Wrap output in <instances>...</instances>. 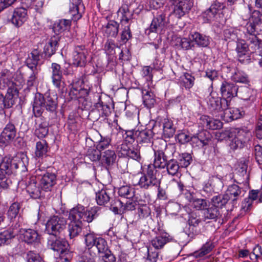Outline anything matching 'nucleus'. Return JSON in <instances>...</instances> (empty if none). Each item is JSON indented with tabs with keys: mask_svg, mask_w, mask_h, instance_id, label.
I'll list each match as a JSON object with an SVG mask.
<instances>
[{
	"mask_svg": "<svg viewBox=\"0 0 262 262\" xmlns=\"http://www.w3.org/2000/svg\"><path fill=\"white\" fill-rule=\"evenodd\" d=\"M116 157V153L114 150H106L101 153L100 163L102 165L109 166L115 163Z\"/></svg>",
	"mask_w": 262,
	"mask_h": 262,
	"instance_id": "nucleus-31",
	"label": "nucleus"
},
{
	"mask_svg": "<svg viewBox=\"0 0 262 262\" xmlns=\"http://www.w3.org/2000/svg\"><path fill=\"white\" fill-rule=\"evenodd\" d=\"M59 37L53 36L51 37L49 41L44 47V53L50 57L55 53L59 45Z\"/></svg>",
	"mask_w": 262,
	"mask_h": 262,
	"instance_id": "nucleus-30",
	"label": "nucleus"
},
{
	"mask_svg": "<svg viewBox=\"0 0 262 262\" xmlns=\"http://www.w3.org/2000/svg\"><path fill=\"white\" fill-rule=\"evenodd\" d=\"M159 145H155L153 148L154 160L153 165H151V166L154 167L155 169L156 168L165 169V166L170 158L167 155V150L169 148H173L171 145H170L169 147H167L166 143L164 141L159 143Z\"/></svg>",
	"mask_w": 262,
	"mask_h": 262,
	"instance_id": "nucleus-6",
	"label": "nucleus"
},
{
	"mask_svg": "<svg viewBox=\"0 0 262 262\" xmlns=\"http://www.w3.org/2000/svg\"><path fill=\"white\" fill-rule=\"evenodd\" d=\"M119 48L114 40L112 39H107L104 45V50L107 55L108 56L114 55L116 53L115 49Z\"/></svg>",
	"mask_w": 262,
	"mask_h": 262,
	"instance_id": "nucleus-57",
	"label": "nucleus"
},
{
	"mask_svg": "<svg viewBox=\"0 0 262 262\" xmlns=\"http://www.w3.org/2000/svg\"><path fill=\"white\" fill-rule=\"evenodd\" d=\"M214 246L212 242H207L204 244L201 248L194 252V255L195 257H201L209 253L214 248Z\"/></svg>",
	"mask_w": 262,
	"mask_h": 262,
	"instance_id": "nucleus-46",
	"label": "nucleus"
},
{
	"mask_svg": "<svg viewBox=\"0 0 262 262\" xmlns=\"http://www.w3.org/2000/svg\"><path fill=\"white\" fill-rule=\"evenodd\" d=\"M179 164L180 167H187L192 161L191 155L188 153H182L179 155Z\"/></svg>",
	"mask_w": 262,
	"mask_h": 262,
	"instance_id": "nucleus-53",
	"label": "nucleus"
},
{
	"mask_svg": "<svg viewBox=\"0 0 262 262\" xmlns=\"http://www.w3.org/2000/svg\"><path fill=\"white\" fill-rule=\"evenodd\" d=\"M12 78V74L9 70L4 69L0 72L1 80L8 86H10L7 89L5 96L0 91V114L3 113L5 108L12 107L18 96V91L17 88L10 86L11 84L13 85Z\"/></svg>",
	"mask_w": 262,
	"mask_h": 262,
	"instance_id": "nucleus-3",
	"label": "nucleus"
},
{
	"mask_svg": "<svg viewBox=\"0 0 262 262\" xmlns=\"http://www.w3.org/2000/svg\"><path fill=\"white\" fill-rule=\"evenodd\" d=\"M71 25V21L70 19H60L54 23L53 30L56 34H59L66 30L70 29Z\"/></svg>",
	"mask_w": 262,
	"mask_h": 262,
	"instance_id": "nucleus-35",
	"label": "nucleus"
},
{
	"mask_svg": "<svg viewBox=\"0 0 262 262\" xmlns=\"http://www.w3.org/2000/svg\"><path fill=\"white\" fill-rule=\"evenodd\" d=\"M237 57L238 61L244 64H248L253 61L257 60L249 51V52L237 55Z\"/></svg>",
	"mask_w": 262,
	"mask_h": 262,
	"instance_id": "nucleus-58",
	"label": "nucleus"
},
{
	"mask_svg": "<svg viewBox=\"0 0 262 262\" xmlns=\"http://www.w3.org/2000/svg\"><path fill=\"white\" fill-rule=\"evenodd\" d=\"M142 99L143 103L148 108L154 106L156 99L154 93L148 90H142Z\"/></svg>",
	"mask_w": 262,
	"mask_h": 262,
	"instance_id": "nucleus-38",
	"label": "nucleus"
},
{
	"mask_svg": "<svg viewBox=\"0 0 262 262\" xmlns=\"http://www.w3.org/2000/svg\"><path fill=\"white\" fill-rule=\"evenodd\" d=\"M190 202H192V206L195 208L196 210L203 211L207 206V202L205 199H193Z\"/></svg>",
	"mask_w": 262,
	"mask_h": 262,
	"instance_id": "nucleus-59",
	"label": "nucleus"
},
{
	"mask_svg": "<svg viewBox=\"0 0 262 262\" xmlns=\"http://www.w3.org/2000/svg\"><path fill=\"white\" fill-rule=\"evenodd\" d=\"M95 107L98 110L100 115L102 117L108 116L111 113V108L110 105L101 101L96 103Z\"/></svg>",
	"mask_w": 262,
	"mask_h": 262,
	"instance_id": "nucleus-52",
	"label": "nucleus"
},
{
	"mask_svg": "<svg viewBox=\"0 0 262 262\" xmlns=\"http://www.w3.org/2000/svg\"><path fill=\"white\" fill-rule=\"evenodd\" d=\"M163 135L165 138L172 137L175 133V128L172 121L165 120L163 125Z\"/></svg>",
	"mask_w": 262,
	"mask_h": 262,
	"instance_id": "nucleus-49",
	"label": "nucleus"
},
{
	"mask_svg": "<svg viewBox=\"0 0 262 262\" xmlns=\"http://www.w3.org/2000/svg\"><path fill=\"white\" fill-rule=\"evenodd\" d=\"M48 151V145L45 140L38 141L36 143L35 151V156L37 158H42L46 156Z\"/></svg>",
	"mask_w": 262,
	"mask_h": 262,
	"instance_id": "nucleus-40",
	"label": "nucleus"
},
{
	"mask_svg": "<svg viewBox=\"0 0 262 262\" xmlns=\"http://www.w3.org/2000/svg\"><path fill=\"white\" fill-rule=\"evenodd\" d=\"M171 7L172 9L171 13L174 14L178 18H180L185 15L186 13L178 1L172 0Z\"/></svg>",
	"mask_w": 262,
	"mask_h": 262,
	"instance_id": "nucleus-54",
	"label": "nucleus"
},
{
	"mask_svg": "<svg viewBox=\"0 0 262 262\" xmlns=\"http://www.w3.org/2000/svg\"><path fill=\"white\" fill-rule=\"evenodd\" d=\"M118 193L119 196L129 199L134 196L133 188L128 186H122L118 189Z\"/></svg>",
	"mask_w": 262,
	"mask_h": 262,
	"instance_id": "nucleus-56",
	"label": "nucleus"
},
{
	"mask_svg": "<svg viewBox=\"0 0 262 262\" xmlns=\"http://www.w3.org/2000/svg\"><path fill=\"white\" fill-rule=\"evenodd\" d=\"M99 207L95 206L85 210L84 206L77 205L70 210L69 219L75 222H92L99 215Z\"/></svg>",
	"mask_w": 262,
	"mask_h": 262,
	"instance_id": "nucleus-4",
	"label": "nucleus"
},
{
	"mask_svg": "<svg viewBox=\"0 0 262 262\" xmlns=\"http://www.w3.org/2000/svg\"><path fill=\"white\" fill-rule=\"evenodd\" d=\"M147 255L146 262H156L158 257L159 253L157 249H153L152 247L147 248Z\"/></svg>",
	"mask_w": 262,
	"mask_h": 262,
	"instance_id": "nucleus-63",
	"label": "nucleus"
},
{
	"mask_svg": "<svg viewBox=\"0 0 262 262\" xmlns=\"http://www.w3.org/2000/svg\"><path fill=\"white\" fill-rule=\"evenodd\" d=\"M180 167V166L177 160L172 158L169 159L166 166H165L167 173L172 176H174L178 173Z\"/></svg>",
	"mask_w": 262,
	"mask_h": 262,
	"instance_id": "nucleus-42",
	"label": "nucleus"
},
{
	"mask_svg": "<svg viewBox=\"0 0 262 262\" xmlns=\"http://www.w3.org/2000/svg\"><path fill=\"white\" fill-rule=\"evenodd\" d=\"M96 201L98 205L104 206L110 200V196L106 190L101 189L96 193Z\"/></svg>",
	"mask_w": 262,
	"mask_h": 262,
	"instance_id": "nucleus-45",
	"label": "nucleus"
},
{
	"mask_svg": "<svg viewBox=\"0 0 262 262\" xmlns=\"http://www.w3.org/2000/svg\"><path fill=\"white\" fill-rule=\"evenodd\" d=\"M118 16L120 17V20L123 24H128L133 19L134 11L127 4H124L120 7L117 11Z\"/></svg>",
	"mask_w": 262,
	"mask_h": 262,
	"instance_id": "nucleus-27",
	"label": "nucleus"
},
{
	"mask_svg": "<svg viewBox=\"0 0 262 262\" xmlns=\"http://www.w3.org/2000/svg\"><path fill=\"white\" fill-rule=\"evenodd\" d=\"M189 38L200 47H207L210 44V38L208 36L194 31L189 34Z\"/></svg>",
	"mask_w": 262,
	"mask_h": 262,
	"instance_id": "nucleus-24",
	"label": "nucleus"
},
{
	"mask_svg": "<svg viewBox=\"0 0 262 262\" xmlns=\"http://www.w3.org/2000/svg\"><path fill=\"white\" fill-rule=\"evenodd\" d=\"M18 232V229L14 227L0 232V246L9 243L10 240L14 237Z\"/></svg>",
	"mask_w": 262,
	"mask_h": 262,
	"instance_id": "nucleus-32",
	"label": "nucleus"
},
{
	"mask_svg": "<svg viewBox=\"0 0 262 262\" xmlns=\"http://www.w3.org/2000/svg\"><path fill=\"white\" fill-rule=\"evenodd\" d=\"M27 262H44L40 255L33 251H29L26 254Z\"/></svg>",
	"mask_w": 262,
	"mask_h": 262,
	"instance_id": "nucleus-64",
	"label": "nucleus"
},
{
	"mask_svg": "<svg viewBox=\"0 0 262 262\" xmlns=\"http://www.w3.org/2000/svg\"><path fill=\"white\" fill-rule=\"evenodd\" d=\"M211 141V136L206 130L201 132L191 137V145L193 147L206 149V146L210 144Z\"/></svg>",
	"mask_w": 262,
	"mask_h": 262,
	"instance_id": "nucleus-14",
	"label": "nucleus"
},
{
	"mask_svg": "<svg viewBox=\"0 0 262 262\" xmlns=\"http://www.w3.org/2000/svg\"><path fill=\"white\" fill-rule=\"evenodd\" d=\"M222 217L220 208L214 205L206 208L203 212V221L206 222L207 220L216 221L217 219Z\"/></svg>",
	"mask_w": 262,
	"mask_h": 262,
	"instance_id": "nucleus-23",
	"label": "nucleus"
},
{
	"mask_svg": "<svg viewBox=\"0 0 262 262\" xmlns=\"http://www.w3.org/2000/svg\"><path fill=\"white\" fill-rule=\"evenodd\" d=\"M41 55L40 51L37 49H34L26 60L27 66L31 70H39L37 66Z\"/></svg>",
	"mask_w": 262,
	"mask_h": 262,
	"instance_id": "nucleus-26",
	"label": "nucleus"
},
{
	"mask_svg": "<svg viewBox=\"0 0 262 262\" xmlns=\"http://www.w3.org/2000/svg\"><path fill=\"white\" fill-rule=\"evenodd\" d=\"M246 32L245 33L246 41L252 36H257V34L262 32V12L255 10L252 13L251 21L247 23Z\"/></svg>",
	"mask_w": 262,
	"mask_h": 262,
	"instance_id": "nucleus-7",
	"label": "nucleus"
},
{
	"mask_svg": "<svg viewBox=\"0 0 262 262\" xmlns=\"http://www.w3.org/2000/svg\"><path fill=\"white\" fill-rule=\"evenodd\" d=\"M28 18L27 11L24 7L16 8L11 17L12 23L16 27H19L27 20Z\"/></svg>",
	"mask_w": 262,
	"mask_h": 262,
	"instance_id": "nucleus-19",
	"label": "nucleus"
},
{
	"mask_svg": "<svg viewBox=\"0 0 262 262\" xmlns=\"http://www.w3.org/2000/svg\"><path fill=\"white\" fill-rule=\"evenodd\" d=\"M157 170L154 167L148 165L145 173L140 177L137 185L142 189H151L155 186H159L160 181L156 177Z\"/></svg>",
	"mask_w": 262,
	"mask_h": 262,
	"instance_id": "nucleus-8",
	"label": "nucleus"
},
{
	"mask_svg": "<svg viewBox=\"0 0 262 262\" xmlns=\"http://www.w3.org/2000/svg\"><path fill=\"white\" fill-rule=\"evenodd\" d=\"M57 94L46 93L42 95L37 93L33 103V113L35 117H39L43 114H49L50 117L56 115L58 106Z\"/></svg>",
	"mask_w": 262,
	"mask_h": 262,
	"instance_id": "nucleus-2",
	"label": "nucleus"
},
{
	"mask_svg": "<svg viewBox=\"0 0 262 262\" xmlns=\"http://www.w3.org/2000/svg\"><path fill=\"white\" fill-rule=\"evenodd\" d=\"M119 24L115 20H110L105 26L104 32L108 37H116L118 33Z\"/></svg>",
	"mask_w": 262,
	"mask_h": 262,
	"instance_id": "nucleus-37",
	"label": "nucleus"
},
{
	"mask_svg": "<svg viewBox=\"0 0 262 262\" xmlns=\"http://www.w3.org/2000/svg\"><path fill=\"white\" fill-rule=\"evenodd\" d=\"M250 46V52L256 59L258 57H262V40L259 39L257 36H252L249 38L248 41Z\"/></svg>",
	"mask_w": 262,
	"mask_h": 262,
	"instance_id": "nucleus-20",
	"label": "nucleus"
},
{
	"mask_svg": "<svg viewBox=\"0 0 262 262\" xmlns=\"http://www.w3.org/2000/svg\"><path fill=\"white\" fill-rule=\"evenodd\" d=\"M86 157L93 162L99 161L100 162L101 152L97 148L90 147L86 152Z\"/></svg>",
	"mask_w": 262,
	"mask_h": 262,
	"instance_id": "nucleus-51",
	"label": "nucleus"
},
{
	"mask_svg": "<svg viewBox=\"0 0 262 262\" xmlns=\"http://www.w3.org/2000/svg\"><path fill=\"white\" fill-rule=\"evenodd\" d=\"M100 237L95 234L94 232H89L84 235V242L86 247L90 251V249L95 246L97 242L98 238Z\"/></svg>",
	"mask_w": 262,
	"mask_h": 262,
	"instance_id": "nucleus-47",
	"label": "nucleus"
},
{
	"mask_svg": "<svg viewBox=\"0 0 262 262\" xmlns=\"http://www.w3.org/2000/svg\"><path fill=\"white\" fill-rule=\"evenodd\" d=\"M117 149L122 157H128L136 160L140 159L139 150L134 147L128 146L126 143L118 146Z\"/></svg>",
	"mask_w": 262,
	"mask_h": 262,
	"instance_id": "nucleus-18",
	"label": "nucleus"
},
{
	"mask_svg": "<svg viewBox=\"0 0 262 262\" xmlns=\"http://www.w3.org/2000/svg\"><path fill=\"white\" fill-rule=\"evenodd\" d=\"M195 78L190 74L185 73L180 78V84L186 89L191 88L194 83Z\"/></svg>",
	"mask_w": 262,
	"mask_h": 262,
	"instance_id": "nucleus-41",
	"label": "nucleus"
},
{
	"mask_svg": "<svg viewBox=\"0 0 262 262\" xmlns=\"http://www.w3.org/2000/svg\"><path fill=\"white\" fill-rule=\"evenodd\" d=\"M66 219L63 217L53 216L47 222L45 232L49 235H59L66 228Z\"/></svg>",
	"mask_w": 262,
	"mask_h": 262,
	"instance_id": "nucleus-10",
	"label": "nucleus"
},
{
	"mask_svg": "<svg viewBox=\"0 0 262 262\" xmlns=\"http://www.w3.org/2000/svg\"><path fill=\"white\" fill-rule=\"evenodd\" d=\"M82 223L79 222H75L70 221L68 226L70 238L71 239H73L79 235L82 232Z\"/></svg>",
	"mask_w": 262,
	"mask_h": 262,
	"instance_id": "nucleus-33",
	"label": "nucleus"
},
{
	"mask_svg": "<svg viewBox=\"0 0 262 262\" xmlns=\"http://www.w3.org/2000/svg\"><path fill=\"white\" fill-rule=\"evenodd\" d=\"M238 86L234 83L224 81L220 87L222 98L210 93L208 97L207 104L211 112L222 111L229 106L230 100L237 96Z\"/></svg>",
	"mask_w": 262,
	"mask_h": 262,
	"instance_id": "nucleus-1",
	"label": "nucleus"
},
{
	"mask_svg": "<svg viewBox=\"0 0 262 262\" xmlns=\"http://www.w3.org/2000/svg\"><path fill=\"white\" fill-rule=\"evenodd\" d=\"M18 231L20 232V238L28 244H35L40 242V236L36 230L21 228Z\"/></svg>",
	"mask_w": 262,
	"mask_h": 262,
	"instance_id": "nucleus-17",
	"label": "nucleus"
},
{
	"mask_svg": "<svg viewBox=\"0 0 262 262\" xmlns=\"http://www.w3.org/2000/svg\"><path fill=\"white\" fill-rule=\"evenodd\" d=\"M238 30L235 28L230 27L224 30V36L226 40H235L237 38Z\"/></svg>",
	"mask_w": 262,
	"mask_h": 262,
	"instance_id": "nucleus-55",
	"label": "nucleus"
},
{
	"mask_svg": "<svg viewBox=\"0 0 262 262\" xmlns=\"http://www.w3.org/2000/svg\"><path fill=\"white\" fill-rule=\"evenodd\" d=\"M233 182L236 184L229 185L226 191L225 194L229 201V205L232 208L236 207L239 202L244 195L243 188L239 187L237 184H241L243 181L242 179H233Z\"/></svg>",
	"mask_w": 262,
	"mask_h": 262,
	"instance_id": "nucleus-9",
	"label": "nucleus"
},
{
	"mask_svg": "<svg viewBox=\"0 0 262 262\" xmlns=\"http://www.w3.org/2000/svg\"><path fill=\"white\" fill-rule=\"evenodd\" d=\"M17 129L11 122L6 124L0 135V145H7L9 144L15 138Z\"/></svg>",
	"mask_w": 262,
	"mask_h": 262,
	"instance_id": "nucleus-15",
	"label": "nucleus"
},
{
	"mask_svg": "<svg viewBox=\"0 0 262 262\" xmlns=\"http://www.w3.org/2000/svg\"><path fill=\"white\" fill-rule=\"evenodd\" d=\"M21 163L20 160L17 162L15 159L7 157L2 158L0 162V174L9 176L15 173Z\"/></svg>",
	"mask_w": 262,
	"mask_h": 262,
	"instance_id": "nucleus-13",
	"label": "nucleus"
},
{
	"mask_svg": "<svg viewBox=\"0 0 262 262\" xmlns=\"http://www.w3.org/2000/svg\"><path fill=\"white\" fill-rule=\"evenodd\" d=\"M239 97L244 100L253 101L254 98L252 95L253 91L247 86H241L238 90Z\"/></svg>",
	"mask_w": 262,
	"mask_h": 262,
	"instance_id": "nucleus-48",
	"label": "nucleus"
},
{
	"mask_svg": "<svg viewBox=\"0 0 262 262\" xmlns=\"http://www.w3.org/2000/svg\"><path fill=\"white\" fill-rule=\"evenodd\" d=\"M52 80L53 84L57 88H60L62 82V74L61 67L59 64L52 63L51 65Z\"/></svg>",
	"mask_w": 262,
	"mask_h": 262,
	"instance_id": "nucleus-29",
	"label": "nucleus"
},
{
	"mask_svg": "<svg viewBox=\"0 0 262 262\" xmlns=\"http://www.w3.org/2000/svg\"><path fill=\"white\" fill-rule=\"evenodd\" d=\"M211 202L212 205L219 208L223 207L226 204L229 205V201L225 193L213 196L211 199Z\"/></svg>",
	"mask_w": 262,
	"mask_h": 262,
	"instance_id": "nucleus-44",
	"label": "nucleus"
},
{
	"mask_svg": "<svg viewBox=\"0 0 262 262\" xmlns=\"http://www.w3.org/2000/svg\"><path fill=\"white\" fill-rule=\"evenodd\" d=\"M231 79L235 82L246 84L249 82L248 75L242 71H235L234 74L231 76Z\"/></svg>",
	"mask_w": 262,
	"mask_h": 262,
	"instance_id": "nucleus-50",
	"label": "nucleus"
},
{
	"mask_svg": "<svg viewBox=\"0 0 262 262\" xmlns=\"http://www.w3.org/2000/svg\"><path fill=\"white\" fill-rule=\"evenodd\" d=\"M137 142L144 143H150L154 135L153 132L150 129L139 130Z\"/></svg>",
	"mask_w": 262,
	"mask_h": 262,
	"instance_id": "nucleus-39",
	"label": "nucleus"
},
{
	"mask_svg": "<svg viewBox=\"0 0 262 262\" xmlns=\"http://www.w3.org/2000/svg\"><path fill=\"white\" fill-rule=\"evenodd\" d=\"M48 133V123L46 122H42L36 126L34 135L39 139H42L47 136Z\"/></svg>",
	"mask_w": 262,
	"mask_h": 262,
	"instance_id": "nucleus-43",
	"label": "nucleus"
},
{
	"mask_svg": "<svg viewBox=\"0 0 262 262\" xmlns=\"http://www.w3.org/2000/svg\"><path fill=\"white\" fill-rule=\"evenodd\" d=\"M88 49L85 46L75 47L73 52V64L76 67H84L87 63Z\"/></svg>",
	"mask_w": 262,
	"mask_h": 262,
	"instance_id": "nucleus-12",
	"label": "nucleus"
},
{
	"mask_svg": "<svg viewBox=\"0 0 262 262\" xmlns=\"http://www.w3.org/2000/svg\"><path fill=\"white\" fill-rule=\"evenodd\" d=\"M166 24L165 14L161 13L153 18L149 27V30L152 32H158L159 30H162Z\"/></svg>",
	"mask_w": 262,
	"mask_h": 262,
	"instance_id": "nucleus-28",
	"label": "nucleus"
},
{
	"mask_svg": "<svg viewBox=\"0 0 262 262\" xmlns=\"http://www.w3.org/2000/svg\"><path fill=\"white\" fill-rule=\"evenodd\" d=\"M236 50L237 53V55H241L250 52L249 43L247 41L242 40L237 43Z\"/></svg>",
	"mask_w": 262,
	"mask_h": 262,
	"instance_id": "nucleus-60",
	"label": "nucleus"
},
{
	"mask_svg": "<svg viewBox=\"0 0 262 262\" xmlns=\"http://www.w3.org/2000/svg\"><path fill=\"white\" fill-rule=\"evenodd\" d=\"M224 112V119L227 121H231L234 120H236L242 116V112L238 108L232 107L228 108L223 110L222 111L220 112H212L215 116H219L221 115L222 117V114L221 115H217L216 113Z\"/></svg>",
	"mask_w": 262,
	"mask_h": 262,
	"instance_id": "nucleus-22",
	"label": "nucleus"
},
{
	"mask_svg": "<svg viewBox=\"0 0 262 262\" xmlns=\"http://www.w3.org/2000/svg\"><path fill=\"white\" fill-rule=\"evenodd\" d=\"M200 231L201 230L199 227L191 226L188 224L184 230L185 233L191 239L199 234Z\"/></svg>",
	"mask_w": 262,
	"mask_h": 262,
	"instance_id": "nucleus-61",
	"label": "nucleus"
},
{
	"mask_svg": "<svg viewBox=\"0 0 262 262\" xmlns=\"http://www.w3.org/2000/svg\"><path fill=\"white\" fill-rule=\"evenodd\" d=\"M38 179L41 189L44 191H50L56 184L57 176L54 172L51 171L49 168L41 174Z\"/></svg>",
	"mask_w": 262,
	"mask_h": 262,
	"instance_id": "nucleus-11",
	"label": "nucleus"
},
{
	"mask_svg": "<svg viewBox=\"0 0 262 262\" xmlns=\"http://www.w3.org/2000/svg\"><path fill=\"white\" fill-rule=\"evenodd\" d=\"M58 236L49 235L47 238V247L49 249L57 252L64 261L70 262L71 253L68 249L69 244L65 239Z\"/></svg>",
	"mask_w": 262,
	"mask_h": 262,
	"instance_id": "nucleus-5",
	"label": "nucleus"
},
{
	"mask_svg": "<svg viewBox=\"0 0 262 262\" xmlns=\"http://www.w3.org/2000/svg\"><path fill=\"white\" fill-rule=\"evenodd\" d=\"M20 208L21 205L19 203L14 202L9 206L7 212V218L10 222H13L17 219V222L14 225L15 228L20 227L22 222L23 217L19 213ZM12 226H13V225H12Z\"/></svg>",
	"mask_w": 262,
	"mask_h": 262,
	"instance_id": "nucleus-16",
	"label": "nucleus"
},
{
	"mask_svg": "<svg viewBox=\"0 0 262 262\" xmlns=\"http://www.w3.org/2000/svg\"><path fill=\"white\" fill-rule=\"evenodd\" d=\"M89 91L87 89H80L79 90L74 88L71 89L69 95L71 99H78L80 102L84 99L85 96H88Z\"/></svg>",
	"mask_w": 262,
	"mask_h": 262,
	"instance_id": "nucleus-36",
	"label": "nucleus"
},
{
	"mask_svg": "<svg viewBox=\"0 0 262 262\" xmlns=\"http://www.w3.org/2000/svg\"><path fill=\"white\" fill-rule=\"evenodd\" d=\"M174 241L173 237L166 232L161 233L151 241V244L156 249H161L167 243Z\"/></svg>",
	"mask_w": 262,
	"mask_h": 262,
	"instance_id": "nucleus-21",
	"label": "nucleus"
},
{
	"mask_svg": "<svg viewBox=\"0 0 262 262\" xmlns=\"http://www.w3.org/2000/svg\"><path fill=\"white\" fill-rule=\"evenodd\" d=\"M77 262H95V254H92L90 251H85L81 256H79Z\"/></svg>",
	"mask_w": 262,
	"mask_h": 262,
	"instance_id": "nucleus-62",
	"label": "nucleus"
},
{
	"mask_svg": "<svg viewBox=\"0 0 262 262\" xmlns=\"http://www.w3.org/2000/svg\"><path fill=\"white\" fill-rule=\"evenodd\" d=\"M80 8H84L82 0H70L69 13L73 20L77 21L81 17Z\"/></svg>",
	"mask_w": 262,
	"mask_h": 262,
	"instance_id": "nucleus-25",
	"label": "nucleus"
},
{
	"mask_svg": "<svg viewBox=\"0 0 262 262\" xmlns=\"http://www.w3.org/2000/svg\"><path fill=\"white\" fill-rule=\"evenodd\" d=\"M27 191L30 194V196L34 199L40 198L43 195L42 191H43L40 186H38L36 182L31 181L26 187Z\"/></svg>",
	"mask_w": 262,
	"mask_h": 262,
	"instance_id": "nucleus-34",
	"label": "nucleus"
}]
</instances>
